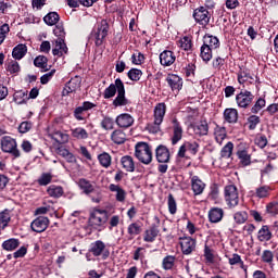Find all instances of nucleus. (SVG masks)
Listing matches in <instances>:
<instances>
[{
    "label": "nucleus",
    "instance_id": "f257e3e1",
    "mask_svg": "<svg viewBox=\"0 0 278 278\" xmlns=\"http://www.w3.org/2000/svg\"><path fill=\"white\" fill-rule=\"evenodd\" d=\"M135 157L141 162V164L149 165L153 162V152L151 146L147 142H138L135 147Z\"/></svg>",
    "mask_w": 278,
    "mask_h": 278
},
{
    "label": "nucleus",
    "instance_id": "f03ea898",
    "mask_svg": "<svg viewBox=\"0 0 278 278\" xmlns=\"http://www.w3.org/2000/svg\"><path fill=\"white\" fill-rule=\"evenodd\" d=\"M108 223V211L94 210L89 217V225L97 231H103Z\"/></svg>",
    "mask_w": 278,
    "mask_h": 278
},
{
    "label": "nucleus",
    "instance_id": "7ed1b4c3",
    "mask_svg": "<svg viewBox=\"0 0 278 278\" xmlns=\"http://www.w3.org/2000/svg\"><path fill=\"white\" fill-rule=\"evenodd\" d=\"M108 29H110L108 21L102 20L100 23L97 24L92 33V36L96 38L97 47H101V45H103V40H105L108 36Z\"/></svg>",
    "mask_w": 278,
    "mask_h": 278
},
{
    "label": "nucleus",
    "instance_id": "20e7f679",
    "mask_svg": "<svg viewBox=\"0 0 278 278\" xmlns=\"http://www.w3.org/2000/svg\"><path fill=\"white\" fill-rule=\"evenodd\" d=\"M117 84V96L113 100V105L115 108H125V105H129V100L125 97V84L121 78H116Z\"/></svg>",
    "mask_w": 278,
    "mask_h": 278
},
{
    "label": "nucleus",
    "instance_id": "39448f33",
    "mask_svg": "<svg viewBox=\"0 0 278 278\" xmlns=\"http://www.w3.org/2000/svg\"><path fill=\"white\" fill-rule=\"evenodd\" d=\"M1 149L4 153H11L13 157H21V151L16 148V140L12 137H2Z\"/></svg>",
    "mask_w": 278,
    "mask_h": 278
},
{
    "label": "nucleus",
    "instance_id": "423d86ee",
    "mask_svg": "<svg viewBox=\"0 0 278 278\" xmlns=\"http://www.w3.org/2000/svg\"><path fill=\"white\" fill-rule=\"evenodd\" d=\"M225 201L228 206L236 207L240 203V198L238 197V188L230 185L225 187Z\"/></svg>",
    "mask_w": 278,
    "mask_h": 278
},
{
    "label": "nucleus",
    "instance_id": "0eeeda50",
    "mask_svg": "<svg viewBox=\"0 0 278 278\" xmlns=\"http://www.w3.org/2000/svg\"><path fill=\"white\" fill-rule=\"evenodd\" d=\"M193 18L199 25L202 27H207L210 25V18H212V14L204 7H200L193 11Z\"/></svg>",
    "mask_w": 278,
    "mask_h": 278
},
{
    "label": "nucleus",
    "instance_id": "6e6552de",
    "mask_svg": "<svg viewBox=\"0 0 278 278\" xmlns=\"http://www.w3.org/2000/svg\"><path fill=\"white\" fill-rule=\"evenodd\" d=\"M89 252L92 253L94 257H100V255H102V260H108V257H110V251L105 249V244L101 240L91 243Z\"/></svg>",
    "mask_w": 278,
    "mask_h": 278
},
{
    "label": "nucleus",
    "instance_id": "1a4fd4ad",
    "mask_svg": "<svg viewBox=\"0 0 278 278\" xmlns=\"http://www.w3.org/2000/svg\"><path fill=\"white\" fill-rule=\"evenodd\" d=\"M255 99V96L249 90L241 91L236 96V101L238 108H242L243 110H247L251 103H253V100Z\"/></svg>",
    "mask_w": 278,
    "mask_h": 278
},
{
    "label": "nucleus",
    "instance_id": "9d476101",
    "mask_svg": "<svg viewBox=\"0 0 278 278\" xmlns=\"http://www.w3.org/2000/svg\"><path fill=\"white\" fill-rule=\"evenodd\" d=\"M49 227V217L39 216L30 224V229L36 233H42V231H47Z\"/></svg>",
    "mask_w": 278,
    "mask_h": 278
},
{
    "label": "nucleus",
    "instance_id": "9b49d317",
    "mask_svg": "<svg viewBox=\"0 0 278 278\" xmlns=\"http://www.w3.org/2000/svg\"><path fill=\"white\" fill-rule=\"evenodd\" d=\"M180 247L184 255H190L197 249V240L191 237H181Z\"/></svg>",
    "mask_w": 278,
    "mask_h": 278
},
{
    "label": "nucleus",
    "instance_id": "f8f14e48",
    "mask_svg": "<svg viewBox=\"0 0 278 278\" xmlns=\"http://www.w3.org/2000/svg\"><path fill=\"white\" fill-rule=\"evenodd\" d=\"M81 88V77L75 76L72 78L63 89V97L71 94V92H77Z\"/></svg>",
    "mask_w": 278,
    "mask_h": 278
},
{
    "label": "nucleus",
    "instance_id": "ddd939ff",
    "mask_svg": "<svg viewBox=\"0 0 278 278\" xmlns=\"http://www.w3.org/2000/svg\"><path fill=\"white\" fill-rule=\"evenodd\" d=\"M155 155L160 164H168L170 162V152L165 146H159L155 150Z\"/></svg>",
    "mask_w": 278,
    "mask_h": 278
},
{
    "label": "nucleus",
    "instance_id": "4468645a",
    "mask_svg": "<svg viewBox=\"0 0 278 278\" xmlns=\"http://www.w3.org/2000/svg\"><path fill=\"white\" fill-rule=\"evenodd\" d=\"M164 116H166V104H156L154 108V125H162L164 123Z\"/></svg>",
    "mask_w": 278,
    "mask_h": 278
},
{
    "label": "nucleus",
    "instance_id": "2eb2a0df",
    "mask_svg": "<svg viewBox=\"0 0 278 278\" xmlns=\"http://www.w3.org/2000/svg\"><path fill=\"white\" fill-rule=\"evenodd\" d=\"M191 190L194 197H199L205 190V182L199 176L191 177Z\"/></svg>",
    "mask_w": 278,
    "mask_h": 278
},
{
    "label": "nucleus",
    "instance_id": "dca6fc26",
    "mask_svg": "<svg viewBox=\"0 0 278 278\" xmlns=\"http://www.w3.org/2000/svg\"><path fill=\"white\" fill-rule=\"evenodd\" d=\"M237 79H238V84H240L241 86H243V84H253V75H251V71L244 67H241L239 70V72L237 73Z\"/></svg>",
    "mask_w": 278,
    "mask_h": 278
},
{
    "label": "nucleus",
    "instance_id": "f3484780",
    "mask_svg": "<svg viewBox=\"0 0 278 278\" xmlns=\"http://www.w3.org/2000/svg\"><path fill=\"white\" fill-rule=\"evenodd\" d=\"M115 123L118 127L127 129L134 125V117L128 113H123L116 117Z\"/></svg>",
    "mask_w": 278,
    "mask_h": 278
},
{
    "label": "nucleus",
    "instance_id": "a211bd4d",
    "mask_svg": "<svg viewBox=\"0 0 278 278\" xmlns=\"http://www.w3.org/2000/svg\"><path fill=\"white\" fill-rule=\"evenodd\" d=\"M175 60H177V58L170 50H165L160 54V63L162 66H173V64H175Z\"/></svg>",
    "mask_w": 278,
    "mask_h": 278
},
{
    "label": "nucleus",
    "instance_id": "6ab92c4d",
    "mask_svg": "<svg viewBox=\"0 0 278 278\" xmlns=\"http://www.w3.org/2000/svg\"><path fill=\"white\" fill-rule=\"evenodd\" d=\"M172 123H173V129H174V134L172 137V144H177V142H179V140L184 138V129L181 128V125L179 124L177 118H173Z\"/></svg>",
    "mask_w": 278,
    "mask_h": 278
},
{
    "label": "nucleus",
    "instance_id": "aec40b11",
    "mask_svg": "<svg viewBox=\"0 0 278 278\" xmlns=\"http://www.w3.org/2000/svg\"><path fill=\"white\" fill-rule=\"evenodd\" d=\"M109 190L115 192V199L118 203H125V199H127V191L125 189L118 185L111 184Z\"/></svg>",
    "mask_w": 278,
    "mask_h": 278
},
{
    "label": "nucleus",
    "instance_id": "412c9836",
    "mask_svg": "<svg viewBox=\"0 0 278 278\" xmlns=\"http://www.w3.org/2000/svg\"><path fill=\"white\" fill-rule=\"evenodd\" d=\"M166 81L168 84V86L170 87L172 90H181L182 86H184V80L181 79V77L175 75V74H169L166 77Z\"/></svg>",
    "mask_w": 278,
    "mask_h": 278
},
{
    "label": "nucleus",
    "instance_id": "4be33fe9",
    "mask_svg": "<svg viewBox=\"0 0 278 278\" xmlns=\"http://www.w3.org/2000/svg\"><path fill=\"white\" fill-rule=\"evenodd\" d=\"M203 45L204 47H208V49H213V51H216L218 47H220V40H218V37L213 35H204L203 37Z\"/></svg>",
    "mask_w": 278,
    "mask_h": 278
},
{
    "label": "nucleus",
    "instance_id": "5701e85b",
    "mask_svg": "<svg viewBox=\"0 0 278 278\" xmlns=\"http://www.w3.org/2000/svg\"><path fill=\"white\" fill-rule=\"evenodd\" d=\"M210 131V125L206 121H200L193 125V132L195 136H207Z\"/></svg>",
    "mask_w": 278,
    "mask_h": 278
},
{
    "label": "nucleus",
    "instance_id": "b1692460",
    "mask_svg": "<svg viewBox=\"0 0 278 278\" xmlns=\"http://www.w3.org/2000/svg\"><path fill=\"white\" fill-rule=\"evenodd\" d=\"M56 153H58V155H61V157H64V160H66V162H68V164H77V157L75 156V154H73L71 151H68L66 148L59 147L56 149Z\"/></svg>",
    "mask_w": 278,
    "mask_h": 278
},
{
    "label": "nucleus",
    "instance_id": "393cba45",
    "mask_svg": "<svg viewBox=\"0 0 278 278\" xmlns=\"http://www.w3.org/2000/svg\"><path fill=\"white\" fill-rule=\"evenodd\" d=\"M157 236H160V229L155 225H152L144 231L143 240L144 242H155Z\"/></svg>",
    "mask_w": 278,
    "mask_h": 278
},
{
    "label": "nucleus",
    "instance_id": "a878e982",
    "mask_svg": "<svg viewBox=\"0 0 278 278\" xmlns=\"http://www.w3.org/2000/svg\"><path fill=\"white\" fill-rule=\"evenodd\" d=\"M121 164L127 173H134L136 170V163H134V157L125 155L121 159Z\"/></svg>",
    "mask_w": 278,
    "mask_h": 278
},
{
    "label": "nucleus",
    "instance_id": "bb28decb",
    "mask_svg": "<svg viewBox=\"0 0 278 278\" xmlns=\"http://www.w3.org/2000/svg\"><path fill=\"white\" fill-rule=\"evenodd\" d=\"M53 55H59V58H62L64 53H68V48L66 47V43L62 39H56L55 47L52 50Z\"/></svg>",
    "mask_w": 278,
    "mask_h": 278
},
{
    "label": "nucleus",
    "instance_id": "cd10ccee",
    "mask_svg": "<svg viewBox=\"0 0 278 278\" xmlns=\"http://www.w3.org/2000/svg\"><path fill=\"white\" fill-rule=\"evenodd\" d=\"M273 238V232L270 231V228H268L267 225L262 226V228L258 230L257 233V240L260 242H268Z\"/></svg>",
    "mask_w": 278,
    "mask_h": 278
},
{
    "label": "nucleus",
    "instance_id": "c85d7f7f",
    "mask_svg": "<svg viewBox=\"0 0 278 278\" xmlns=\"http://www.w3.org/2000/svg\"><path fill=\"white\" fill-rule=\"evenodd\" d=\"M270 186L264 185L260 186L255 189L253 197H256V199H268L270 197Z\"/></svg>",
    "mask_w": 278,
    "mask_h": 278
},
{
    "label": "nucleus",
    "instance_id": "c756f323",
    "mask_svg": "<svg viewBox=\"0 0 278 278\" xmlns=\"http://www.w3.org/2000/svg\"><path fill=\"white\" fill-rule=\"evenodd\" d=\"M25 55H27L26 45L20 43L12 51V56L14 58V60H23Z\"/></svg>",
    "mask_w": 278,
    "mask_h": 278
},
{
    "label": "nucleus",
    "instance_id": "7c9ffc66",
    "mask_svg": "<svg viewBox=\"0 0 278 278\" xmlns=\"http://www.w3.org/2000/svg\"><path fill=\"white\" fill-rule=\"evenodd\" d=\"M111 140L115 144H124V142L127 140V135H125V131L116 129L111 134Z\"/></svg>",
    "mask_w": 278,
    "mask_h": 278
},
{
    "label": "nucleus",
    "instance_id": "2f4dec72",
    "mask_svg": "<svg viewBox=\"0 0 278 278\" xmlns=\"http://www.w3.org/2000/svg\"><path fill=\"white\" fill-rule=\"evenodd\" d=\"M224 214L225 213L223 208L215 207L208 212V218L211 223H220V220H223Z\"/></svg>",
    "mask_w": 278,
    "mask_h": 278
},
{
    "label": "nucleus",
    "instance_id": "473e14b6",
    "mask_svg": "<svg viewBox=\"0 0 278 278\" xmlns=\"http://www.w3.org/2000/svg\"><path fill=\"white\" fill-rule=\"evenodd\" d=\"M98 161L102 168H110L112 166V155L108 152H102L98 155Z\"/></svg>",
    "mask_w": 278,
    "mask_h": 278
},
{
    "label": "nucleus",
    "instance_id": "72a5a7b5",
    "mask_svg": "<svg viewBox=\"0 0 278 278\" xmlns=\"http://www.w3.org/2000/svg\"><path fill=\"white\" fill-rule=\"evenodd\" d=\"M224 119L226 123H238V110L226 109L224 111Z\"/></svg>",
    "mask_w": 278,
    "mask_h": 278
},
{
    "label": "nucleus",
    "instance_id": "f704fd0d",
    "mask_svg": "<svg viewBox=\"0 0 278 278\" xmlns=\"http://www.w3.org/2000/svg\"><path fill=\"white\" fill-rule=\"evenodd\" d=\"M214 136L216 142L223 144V140L227 138V130L223 126H216L214 130Z\"/></svg>",
    "mask_w": 278,
    "mask_h": 278
},
{
    "label": "nucleus",
    "instance_id": "c9c22d12",
    "mask_svg": "<svg viewBox=\"0 0 278 278\" xmlns=\"http://www.w3.org/2000/svg\"><path fill=\"white\" fill-rule=\"evenodd\" d=\"M20 245L21 241L18 239H8L2 243L4 251H16Z\"/></svg>",
    "mask_w": 278,
    "mask_h": 278
},
{
    "label": "nucleus",
    "instance_id": "e433bc0d",
    "mask_svg": "<svg viewBox=\"0 0 278 278\" xmlns=\"http://www.w3.org/2000/svg\"><path fill=\"white\" fill-rule=\"evenodd\" d=\"M235 225H244L249 220V213L247 211H238L233 214Z\"/></svg>",
    "mask_w": 278,
    "mask_h": 278
},
{
    "label": "nucleus",
    "instance_id": "4c0bfd02",
    "mask_svg": "<svg viewBox=\"0 0 278 278\" xmlns=\"http://www.w3.org/2000/svg\"><path fill=\"white\" fill-rule=\"evenodd\" d=\"M47 192L49 197H52L53 199H60L62 194H64V189L60 186L51 185L48 189Z\"/></svg>",
    "mask_w": 278,
    "mask_h": 278
},
{
    "label": "nucleus",
    "instance_id": "58836bf2",
    "mask_svg": "<svg viewBox=\"0 0 278 278\" xmlns=\"http://www.w3.org/2000/svg\"><path fill=\"white\" fill-rule=\"evenodd\" d=\"M13 100L17 105H23V103H27L29 96L27 94V91L20 90L14 93Z\"/></svg>",
    "mask_w": 278,
    "mask_h": 278
},
{
    "label": "nucleus",
    "instance_id": "ea45409f",
    "mask_svg": "<svg viewBox=\"0 0 278 278\" xmlns=\"http://www.w3.org/2000/svg\"><path fill=\"white\" fill-rule=\"evenodd\" d=\"M142 233V226L138 223H132L128 226V235L130 236L129 240H134L136 236H140Z\"/></svg>",
    "mask_w": 278,
    "mask_h": 278
},
{
    "label": "nucleus",
    "instance_id": "a19ab883",
    "mask_svg": "<svg viewBox=\"0 0 278 278\" xmlns=\"http://www.w3.org/2000/svg\"><path fill=\"white\" fill-rule=\"evenodd\" d=\"M116 92H118V85L116 84V79L114 84H111L103 92L104 99H112L116 97Z\"/></svg>",
    "mask_w": 278,
    "mask_h": 278
},
{
    "label": "nucleus",
    "instance_id": "79ce46f5",
    "mask_svg": "<svg viewBox=\"0 0 278 278\" xmlns=\"http://www.w3.org/2000/svg\"><path fill=\"white\" fill-rule=\"evenodd\" d=\"M78 186L85 194H90L94 192V187L92 186V184L84 178L79 180Z\"/></svg>",
    "mask_w": 278,
    "mask_h": 278
},
{
    "label": "nucleus",
    "instance_id": "37998d69",
    "mask_svg": "<svg viewBox=\"0 0 278 278\" xmlns=\"http://www.w3.org/2000/svg\"><path fill=\"white\" fill-rule=\"evenodd\" d=\"M72 136H73V138H76L77 140H87L88 131L83 127H77V128L72 129Z\"/></svg>",
    "mask_w": 278,
    "mask_h": 278
},
{
    "label": "nucleus",
    "instance_id": "c03bdc74",
    "mask_svg": "<svg viewBox=\"0 0 278 278\" xmlns=\"http://www.w3.org/2000/svg\"><path fill=\"white\" fill-rule=\"evenodd\" d=\"M43 21L46 25H58V22L60 21V15L56 12H50L43 17Z\"/></svg>",
    "mask_w": 278,
    "mask_h": 278
},
{
    "label": "nucleus",
    "instance_id": "a18cd8bd",
    "mask_svg": "<svg viewBox=\"0 0 278 278\" xmlns=\"http://www.w3.org/2000/svg\"><path fill=\"white\" fill-rule=\"evenodd\" d=\"M52 140H55L58 144H65L68 141V135L58 130L51 135Z\"/></svg>",
    "mask_w": 278,
    "mask_h": 278
},
{
    "label": "nucleus",
    "instance_id": "49530a36",
    "mask_svg": "<svg viewBox=\"0 0 278 278\" xmlns=\"http://www.w3.org/2000/svg\"><path fill=\"white\" fill-rule=\"evenodd\" d=\"M237 155L242 164V166H249L251 164V155L247 150H239Z\"/></svg>",
    "mask_w": 278,
    "mask_h": 278
},
{
    "label": "nucleus",
    "instance_id": "de8ad7c7",
    "mask_svg": "<svg viewBox=\"0 0 278 278\" xmlns=\"http://www.w3.org/2000/svg\"><path fill=\"white\" fill-rule=\"evenodd\" d=\"M200 51V58H202L203 62H210L212 60V52L214 51L212 48L202 45Z\"/></svg>",
    "mask_w": 278,
    "mask_h": 278
},
{
    "label": "nucleus",
    "instance_id": "09e8293b",
    "mask_svg": "<svg viewBox=\"0 0 278 278\" xmlns=\"http://www.w3.org/2000/svg\"><path fill=\"white\" fill-rule=\"evenodd\" d=\"M11 220L10 211H4L0 213V231L7 228Z\"/></svg>",
    "mask_w": 278,
    "mask_h": 278
},
{
    "label": "nucleus",
    "instance_id": "8fccbe9b",
    "mask_svg": "<svg viewBox=\"0 0 278 278\" xmlns=\"http://www.w3.org/2000/svg\"><path fill=\"white\" fill-rule=\"evenodd\" d=\"M263 108H266V100L258 98L254 105L251 108V112L252 114H260Z\"/></svg>",
    "mask_w": 278,
    "mask_h": 278
},
{
    "label": "nucleus",
    "instance_id": "3c124183",
    "mask_svg": "<svg viewBox=\"0 0 278 278\" xmlns=\"http://www.w3.org/2000/svg\"><path fill=\"white\" fill-rule=\"evenodd\" d=\"M178 47L184 51H190L192 49V39L190 37H184L178 41Z\"/></svg>",
    "mask_w": 278,
    "mask_h": 278
},
{
    "label": "nucleus",
    "instance_id": "603ef678",
    "mask_svg": "<svg viewBox=\"0 0 278 278\" xmlns=\"http://www.w3.org/2000/svg\"><path fill=\"white\" fill-rule=\"evenodd\" d=\"M231 153H233V143L229 141L220 151L222 157L229 159L231 157Z\"/></svg>",
    "mask_w": 278,
    "mask_h": 278
},
{
    "label": "nucleus",
    "instance_id": "864d4df0",
    "mask_svg": "<svg viewBox=\"0 0 278 278\" xmlns=\"http://www.w3.org/2000/svg\"><path fill=\"white\" fill-rule=\"evenodd\" d=\"M102 129H105V131H110L114 129V119L112 117L105 116L101 122Z\"/></svg>",
    "mask_w": 278,
    "mask_h": 278
},
{
    "label": "nucleus",
    "instance_id": "5fc2aeb1",
    "mask_svg": "<svg viewBox=\"0 0 278 278\" xmlns=\"http://www.w3.org/2000/svg\"><path fill=\"white\" fill-rule=\"evenodd\" d=\"M167 205L169 214H177V201H175V197L170 193L167 199Z\"/></svg>",
    "mask_w": 278,
    "mask_h": 278
},
{
    "label": "nucleus",
    "instance_id": "6e6d98bb",
    "mask_svg": "<svg viewBox=\"0 0 278 278\" xmlns=\"http://www.w3.org/2000/svg\"><path fill=\"white\" fill-rule=\"evenodd\" d=\"M185 147H187V151L192 155H197L199 153V143L197 141H187L185 142Z\"/></svg>",
    "mask_w": 278,
    "mask_h": 278
},
{
    "label": "nucleus",
    "instance_id": "4d7b16f0",
    "mask_svg": "<svg viewBox=\"0 0 278 278\" xmlns=\"http://www.w3.org/2000/svg\"><path fill=\"white\" fill-rule=\"evenodd\" d=\"M175 266V256L168 255L163 258V268L164 270H170Z\"/></svg>",
    "mask_w": 278,
    "mask_h": 278
},
{
    "label": "nucleus",
    "instance_id": "13d9d810",
    "mask_svg": "<svg viewBox=\"0 0 278 278\" xmlns=\"http://www.w3.org/2000/svg\"><path fill=\"white\" fill-rule=\"evenodd\" d=\"M52 179H53V176L50 173H43L39 177L38 184H39V186H49V184H51Z\"/></svg>",
    "mask_w": 278,
    "mask_h": 278
},
{
    "label": "nucleus",
    "instance_id": "bf43d9fd",
    "mask_svg": "<svg viewBox=\"0 0 278 278\" xmlns=\"http://www.w3.org/2000/svg\"><path fill=\"white\" fill-rule=\"evenodd\" d=\"M47 62L48 60H47V56L45 55H39L34 60L35 66H37V68H42V70L47 68Z\"/></svg>",
    "mask_w": 278,
    "mask_h": 278
},
{
    "label": "nucleus",
    "instance_id": "052dcab7",
    "mask_svg": "<svg viewBox=\"0 0 278 278\" xmlns=\"http://www.w3.org/2000/svg\"><path fill=\"white\" fill-rule=\"evenodd\" d=\"M128 77L131 79V81H140V77H142V71L138 68H131L128 72Z\"/></svg>",
    "mask_w": 278,
    "mask_h": 278
},
{
    "label": "nucleus",
    "instance_id": "680f3d73",
    "mask_svg": "<svg viewBox=\"0 0 278 278\" xmlns=\"http://www.w3.org/2000/svg\"><path fill=\"white\" fill-rule=\"evenodd\" d=\"M54 36H56L58 40H64L66 38V31H64V26L62 25H56L55 28L53 29Z\"/></svg>",
    "mask_w": 278,
    "mask_h": 278
},
{
    "label": "nucleus",
    "instance_id": "e2e57ef3",
    "mask_svg": "<svg viewBox=\"0 0 278 278\" xmlns=\"http://www.w3.org/2000/svg\"><path fill=\"white\" fill-rule=\"evenodd\" d=\"M204 257L207 264H214V251L207 245L204 247Z\"/></svg>",
    "mask_w": 278,
    "mask_h": 278
},
{
    "label": "nucleus",
    "instance_id": "0e129e2a",
    "mask_svg": "<svg viewBox=\"0 0 278 278\" xmlns=\"http://www.w3.org/2000/svg\"><path fill=\"white\" fill-rule=\"evenodd\" d=\"M10 34V25L3 24L0 26V45H3L5 37Z\"/></svg>",
    "mask_w": 278,
    "mask_h": 278
},
{
    "label": "nucleus",
    "instance_id": "69168bd1",
    "mask_svg": "<svg viewBox=\"0 0 278 278\" xmlns=\"http://www.w3.org/2000/svg\"><path fill=\"white\" fill-rule=\"evenodd\" d=\"M248 123H249V129H255V127H257V125H260V116L251 115L248 118Z\"/></svg>",
    "mask_w": 278,
    "mask_h": 278
},
{
    "label": "nucleus",
    "instance_id": "338daca9",
    "mask_svg": "<svg viewBox=\"0 0 278 278\" xmlns=\"http://www.w3.org/2000/svg\"><path fill=\"white\" fill-rule=\"evenodd\" d=\"M267 214H271V216H275L278 213V203L277 202H270L266 206Z\"/></svg>",
    "mask_w": 278,
    "mask_h": 278
},
{
    "label": "nucleus",
    "instance_id": "774afa93",
    "mask_svg": "<svg viewBox=\"0 0 278 278\" xmlns=\"http://www.w3.org/2000/svg\"><path fill=\"white\" fill-rule=\"evenodd\" d=\"M33 125L31 122H22L18 126L20 134H27L29 129H31Z\"/></svg>",
    "mask_w": 278,
    "mask_h": 278
}]
</instances>
